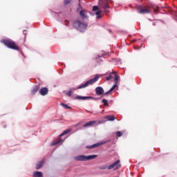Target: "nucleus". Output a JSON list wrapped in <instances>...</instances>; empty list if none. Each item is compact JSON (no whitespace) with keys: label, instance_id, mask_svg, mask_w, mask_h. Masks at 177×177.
<instances>
[{"label":"nucleus","instance_id":"nucleus-12","mask_svg":"<svg viewBox=\"0 0 177 177\" xmlns=\"http://www.w3.org/2000/svg\"><path fill=\"white\" fill-rule=\"evenodd\" d=\"M45 161L44 160L38 162L36 165V169H41L44 167Z\"/></svg>","mask_w":177,"mask_h":177},{"label":"nucleus","instance_id":"nucleus-7","mask_svg":"<svg viewBox=\"0 0 177 177\" xmlns=\"http://www.w3.org/2000/svg\"><path fill=\"white\" fill-rule=\"evenodd\" d=\"M97 155H91L88 156H85L84 155H80L74 157V160L75 161H89V160H93V158H96Z\"/></svg>","mask_w":177,"mask_h":177},{"label":"nucleus","instance_id":"nucleus-14","mask_svg":"<svg viewBox=\"0 0 177 177\" xmlns=\"http://www.w3.org/2000/svg\"><path fill=\"white\" fill-rule=\"evenodd\" d=\"M75 99L77 100H86V99H93L92 97H83L81 95H77L75 97Z\"/></svg>","mask_w":177,"mask_h":177},{"label":"nucleus","instance_id":"nucleus-17","mask_svg":"<svg viewBox=\"0 0 177 177\" xmlns=\"http://www.w3.org/2000/svg\"><path fill=\"white\" fill-rule=\"evenodd\" d=\"M34 177H44V174L41 171H35L33 173Z\"/></svg>","mask_w":177,"mask_h":177},{"label":"nucleus","instance_id":"nucleus-9","mask_svg":"<svg viewBox=\"0 0 177 177\" xmlns=\"http://www.w3.org/2000/svg\"><path fill=\"white\" fill-rule=\"evenodd\" d=\"M106 142H97L96 144H94L93 145H88L86 147V149H95V147H100V146H102V145L106 144Z\"/></svg>","mask_w":177,"mask_h":177},{"label":"nucleus","instance_id":"nucleus-24","mask_svg":"<svg viewBox=\"0 0 177 177\" xmlns=\"http://www.w3.org/2000/svg\"><path fill=\"white\" fill-rule=\"evenodd\" d=\"M64 5H68V3H71V0H64Z\"/></svg>","mask_w":177,"mask_h":177},{"label":"nucleus","instance_id":"nucleus-3","mask_svg":"<svg viewBox=\"0 0 177 177\" xmlns=\"http://www.w3.org/2000/svg\"><path fill=\"white\" fill-rule=\"evenodd\" d=\"M73 26L74 28L78 30L80 32H85V30H86V27H88V24L80 20H76L73 22Z\"/></svg>","mask_w":177,"mask_h":177},{"label":"nucleus","instance_id":"nucleus-31","mask_svg":"<svg viewBox=\"0 0 177 177\" xmlns=\"http://www.w3.org/2000/svg\"><path fill=\"white\" fill-rule=\"evenodd\" d=\"M109 32H111V30H109Z\"/></svg>","mask_w":177,"mask_h":177},{"label":"nucleus","instance_id":"nucleus-28","mask_svg":"<svg viewBox=\"0 0 177 177\" xmlns=\"http://www.w3.org/2000/svg\"><path fill=\"white\" fill-rule=\"evenodd\" d=\"M23 34H24V35H25V37H24V38H26V37H27V30H24Z\"/></svg>","mask_w":177,"mask_h":177},{"label":"nucleus","instance_id":"nucleus-26","mask_svg":"<svg viewBox=\"0 0 177 177\" xmlns=\"http://www.w3.org/2000/svg\"><path fill=\"white\" fill-rule=\"evenodd\" d=\"M62 142V140L59 139L57 141L55 142L53 144V146H55L56 145H59V143H60Z\"/></svg>","mask_w":177,"mask_h":177},{"label":"nucleus","instance_id":"nucleus-1","mask_svg":"<svg viewBox=\"0 0 177 177\" xmlns=\"http://www.w3.org/2000/svg\"><path fill=\"white\" fill-rule=\"evenodd\" d=\"M135 8L138 11V13H139L140 15H149L151 13L152 9H153L154 12H158L159 10L158 7L154 8L151 6L139 5L136 6Z\"/></svg>","mask_w":177,"mask_h":177},{"label":"nucleus","instance_id":"nucleus-2","mask_svg":"<svg viewBox=\"0 0 177 177\" xmlns=\"http://www.w3.org/2000/svg\"><path fill=\"white\" fill-rule=\"evenodd\" d=\"M112 78L113 79V81L115 82V84L113 86V87L106 93H104V95H109L111 92H113L115 88H117V84H118V79L120 78V76L117 75L115 72H111L110 73V75L106 77V81H110Z\"/></svg>","mask_w":177,"mask_h":177},{"label":"nucleus","instance_id":"nucleus-18","mask_svg":"<svg viewBox=\"0 0 177 177\" xmlns=\"http://www.w3.org/2000/svg\"><path fill=\"white\" fill-rule=\"evenodd\" d=\"M80 15L81 16V17L82 19H86V14L85 13V10H82L80 12Z\"/></svg>","mask_w":177,"mask_h":177},{"label":"nucleus","instance_id":"nucleus-16","mask_svg":"<svg viewBox=\"0 0 177 177\" xmlns=\"http://www.w3.org/2000/svg\"><path fill=\"white\" fill-rule=\"evenodd\" d=\"M105 120H107V121H114L115 120V116L114 115H106L104 117Z\"/></svg>","mask_w":177,"mask_h":177},{"label":"nucleus","instance_id":"nucleus-27","mask_svg":"<svg viewBox=\"0 0 177 177\" xmlns=\"http://www.w3.org/2000/svg\"><path fill=\"white\" fill-rule=\"evenodd\" d=\"M71 93H73V91H71V90H70L69 91L66 93V95H67V96H71Z\"/></svg>","mask_w":177,"mask_h":177},{"label":"nucleus","instance_id":"nucleus-4","mask_svg":"<svg viewBox=\"0 0 177 177\" xmlns=\"http://www.w3.org/2000/svg\"><path fill=\"white\" fill-rule=\"evenodd\" d=\"M1 44H3L9 49H12L13 50H20V48L17 46L16 43L10 39H2L1 41Z\"/></svg>","mask_w":177,"mask_h":177},{"label":"nucleus","instance_id":"nucleus-6","mask_svg":"<svg viewBox=\"0 0 177 177\" xmlns=\"http://www.w3.org/2000/svg\"><path fill=\"white\" fill-rule=\"evenodd\" d=\"M110 1L109 0H100L99 1V6L100 9H104V12L106 15H109V8H110V6L109 5Z\"/></svg>","mask_w":177,"mask_h":177},{"label":"nucleus","instance_id":"nucleus-5","mask_svg":"<svg viewBox=\"0 0 177 177\" xmlns=\"http://www.w3.org/2000/svg\"><path fill=\"white\" fill-rule=\"evenodd\" d=\"M99 78H100V75H95L94 78L91 79L86 81L84 84H81L79 86V87L77 88V89H84V88H86V86L89 85H93V84H95V82H96Z\"/></svg>","mask_w":177,"mask_h":177},{"label":"nucleus","instance_id":"nucleus-23","mask_svg":"<svg viewBox=\"0 0 177 177\" xmlns=\"http://www.w3.org/2000/svg\"><path fill=\"white\" fill-rule=\"evenodd\" d=\"M115 135H116L117 138H121V136L122 135V132H121V131H117V132L115 133Z\"/></svg>","mask_w":177,"mask_h":177},{"label":"nucleus","instance_id":"nucleus-29","mask_svg":"<svg viewBox=\"0 0 177 177\" xmlns=\"http://www.w3.org/2000/svg\"><path fill=\"white\" fill-rule=\"evenodd\" d=\"M65 26H68V21L67 20L65 21Z\"/></svg>","mask_w":177,"mask_h":177},{"label":"nucleus","instance_id":"nucleus-25","mask_svg":"<svg viewBox=\"0 0 177 177\" xmlns=\"http://www.w3.org/2000/svg\"><path fill=\"white\" fill-rule=\"evenodd\" d=\"M96 10H99V7L97 6H94L93 7V11L96 12Z\"/></svg>","mask_w":177,"mask_h":177},{"label":"nucleus","instance_id":"nucleus-22","mask_svg":"<svg viewBox=\"0 0 177 177\" xmlns=\"http://www.w3.org/2000/svg\"><path fill=\"white\" fill-rule=\"evenodd\" d=\"M102 102L104 104V106H109V101L106 99H102Z\"/></svg>","mask_w":177,"mask_h":177},{"label":"nucleus","instance_id":"nucleus-21","mask_svg":"<svg viewBox=\"0 0 177 177\" xmlns=\"http://www.w3.org/2000/svg\"><path fill=\"white\" fill-rule=\"evenodd\" d=\"M61 106H63V107H64V109H69V110H71V106L67 105V104H65L64 103H62L61 104Z\"/></svg>","mask_w":177,"mask_h":177},{"label":"nucleus","instance_id":"nucleus-11","mask_svg":"<svg viewBox=\"0 0 177 177\" xmlns=\"http://www.w3.org/2000/svg\"><path fill=\"white\" fill-rule=\"evenodd\" d=\"M48 92H49V91L46 87L41 88L39 91V93L40 95H41V96H45L46 95H48Z\"/></svg>","mask_w":177,"mask_h":177},{"label":"nucleus","instance_id":"nucleus-13","mask_svg":"<svg viewBox=\"0 0 177 177\" xmlns=\"http://www.w3.org/2000/svg\"><path fill=\"white\" fill-rule=\"evenodd\" d=\"M37 91H39V85L34 86L31 90L32 95H35Z\"/></svg>","mask_w":177,"mask_h":177},{"label":"nucleus","instance_id":"nucleus-20","mask_svg":"<svg viewBox=\"0 0 177 177\" xmlns=\"http://www.w3.org/2000/svg\"><path fill=\"white\" fill-rule=\"evenodd\" d=\"M95 15L97 16V19H101L102 18V11L98 10L95 12Z\"/></svg>","mask_w":177,"mask_h":177},{"label":"nucleus","instance_id":"nucleus-8","mask_svg":"<svg viewBox=\"0 0 177 177\" xmlns=\"http://www.w3.org/2000/svg\"><path fill=\"white\" fill-rule=\"evenodd\" d=\"M120 162V160H116L113 164L109 165V167L107 165L100 166L99 167V169L104 170V169H113V168H115V169H118L121 167L119 163ZM118 165V166H117Z\"/></svg>","mask_w":177,"mask_h":177},{"label":"nucleus","instance_id":"nucleus-19","mask_svg":"<svg viewBox=\"0 0 177 177\" xmlns=\"http://www.w3.org/2000/svg\"><path fill=\"white\" fill-rule=\"evenodd\" d=\"M71 132V129H68L65 130L61 135L60 136H64V135H67V133H70Z\"/></svg>","mask_w":177,"mask_h":177},{"label":"nucleus","instance_id":"nucleus-30","mask_svg":"<svg viewBox=\"0 0 177 177\" xmlns=\"http://www.w3.org/2000/svg\"><path fill=\"white\" fill-rule=\"evenodd\" d=\"M78 125H80V123H77V124L75 125V127H78Z\"/></svg>","mask_w":177,"mask_h":177},{"label":"nucleus","instance_id":"nucleus-15","mask_svg":"<svg viewBox=\"0 0 177 177\" xmlns=\"http://www.w3.org/2000/svg\"><path fill=\"white\" fill-rule=\"evenodd\" d=\"M93 124H96V121L93 120V121H90L86 124H84L83 125L84 128H88V127H92V125H93Z\"/></svg>","mask_w":177,"mask_h":177},{"label":"nucleus","instance_id":"nucleus-10","mask_svg":"<svg viewBox=\"0 0 177 177\" xmlns=\"http://www.w3.org/2000/svg\"><path fill=\"white\" fill-rule=\"evenodd\" d=\"M95 92H96V95H97V96H100V95L104 94V90H103V88H102L101 86H97L95 88Z\"/></svg>","mask_w":177,"mask_h":177}]
</instances>
